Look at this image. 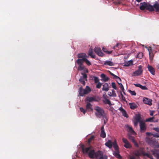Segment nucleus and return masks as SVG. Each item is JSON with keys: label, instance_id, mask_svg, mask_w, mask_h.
I'll list each match as a JSON object with an SVG mask.
<instances>
[{"label": "nucleus", "instance_id": "nucleus-1", "mask_svg": "<svg viewBox=\"0 0 159 159\" xmlns=\"http://www.w3.org/2000/svg\"><path fill=\"white\" fill-rule=\"evenodd\" d=\"M76 63L79 65L77 70L80 71L83 70V72L81 73L83 76L80 77L79 81L83 85H84L85 83V81H87V75L85 73L88 72V70L83 65V63L81 60L78 59L76 61Z\"/></svg>", "mask_w": 159, "mask_h": 159}, {"label": "nucleus", "instance_id": "nucleus-2", "mask_svg": "<svg viewBox=\"0 0 159 159\" xmlns=\"http://www.w3.org/2000/svg\"><path fill=\"white\" fill-rule=\"evenodd\" d=\"M82 149L84 153H87L89 152L88 155L90 158H95L96 152H95L93 147L92 146L85 147L84 146H83L82 147Z\"/></svg>", "mask_w": 159, "mask_h": 159}, {"label": "nucleus", "instance_id": "nucleus-3", "mask_svg": "<svg viewBox=\"0 0 159 159\" xmlns=\"http://www.w3.org/2000/svg\"><path fill=\"white\" fill-rule=\"evenodd\" d=\"M133 154L136 157H139L143 155L144 156H146L150 159H154L152 154L149 152H145L143 151V148H140L138 150H135L133 152Z\"/></svg>", "mask_w": 159, "mask_h": 159}, {"label": "nucleus", "instance_id": "nucleus-4", "mask_svg": "<svg viewBox=\"0 0 159 159\" xmlns=\"http://www.w3.org/2000/svg\"><path fill=\"white\" fill-rule=\"evenodd\" d=\"M94 109L95 111V115L97 117L101 118L104 117L105 116V111L102 108L98 106H96Z\"/></svg>", "mask_w": 159, "mask_h": 159}, {"label": "nucleus", "instance_id": "nucleus-5", "mask_svg": "<svg viewBox=\"0 0 159 159\" xmlns=\"http://www.w3.org/2000/svg\"><path fill=\"white\" fill-rule=\"evenodd\" d=\"M78 57L79 58H80L79 59L81 60L83 63L84 62H85L88 66H89L91 65V62L87 59L89 56H87L85 53H82L79 54L78 55Z\"/></svg>", "mask_w": 159, "mask_h": 159}, {"label": "nucleus", "instance_id": "nucleus-6", "mask_svg": "<svg viewBox=\"0 0 159 159\" xmlns=\"http://www.w3.org/2000/svg\"><path fill=\"white\" fill-rule=\"evenodd\" d=\"M91 91L90 88L88 86H87L85 89H83L82 87L79 88V94L81 96H83L85 94L89 93Z\"/></svg>", "mask_w": 159, "mask_h": 159}, {"label": "nucleus", "instance_id": "nucleus-7", "mask_svg": "<svg viewBox=\"0 0 159 159\" xmlns=\"http://www.w3.org/2000/svg\"><path fill=\"white\" fill-rule=\"evenodd\" d=\"M95 158L97 159H107V157L106 155H103V152L101 151H98L96 152Z\"/></svg>", "mask_w": 159, "mask_h": 159}, {"label": "nucleus", "instance_id": "nucleus-8", "mask_svg": "<svg viewBox=\"0 0 159 159\" xmlns=\"http://www.w3.org/2000/svg\"><path fill=\"white\" fill-rule=\"evenodd\" d=\"M142 67V66H139L138 69L133 72V75L136 76L141 75L143 71Z\"/></svg>", "mask_w": 159, "mask_h": 159}, {"label": "nucleus", "instance_id": "nucleus-9", "mask_svg": "<svg viewBox=\"0 0 159 159\" xmlns=\"http://www.w3.org/2000/svg\"><path fill=\"white\" fill-rule=\"evenodd\" d=\"M134 125L135 126H137L138 123L139 122L140 123V122L143 121V120H141V116L140 115H136L134 118Z\"/></svg>", "mask_w": 159, "mask_h": 159}, {"label": "nucleus", "instance_id": "nucleus-10", "mask_svg": "<svg viewBox=\"0 0 159 159\" xmlns=\"http://www.w3.org/2000/svg\"><path fill=\"white\" fill-rule=\"evenodd\" d=\"M131 133H128L127 134V136L129 139L134 144L135 146L138 147L139 145L137 143V141L135 140L134 138V136L131 135Z\"/></svg>", "mask_w": 159, "mask_h": 159}, {"label": "nucleus", "instance_id": "nucleus-11", "mask_svg": "<svg viewBox=\"0 0 159 159\" xmlns=\"http://www.w3.org/2000/svg\"><path fill=\"white\" fill-rule=\"evenodd\" d=\"M140 131L141 132H144L146 129V126L144 121H141L139 124Z\"/></svg>", "mask_w": 159, "mask_h": 159}, {"label": "nucleus", "instance_id": "nucleus-12", "mask_svg": "<svg viewBox=\"0 0 159 159\" xmlns=\"http://www.w3.org/2000/svg\"><path fill=\"white\" fill-rule=\"evenodd\" d=\"M122 140L123 142L125 144L124 145V146L125 148H131L132 146L131 145L126 139L123 138Z\"/></svg>", "mask_w": 159, "mask_h": 159}, {"label": "nucleus", "instance_id": "nucleus-13", "mask_svg": "<svg viewBox=\"0 0 159 159\" xmlns=\"http://www.w3.org/2000/svg\"><path fill=\"white\" fill-rule=\"evenodd\" d=\"M94 51L98 56H102L103 55L102 52L101 48L98 47H96L94 49Z\"/></svg>", "mask_w": 159, "mask_h": 159}, {"label": "nucleus", "instance_id": "nucleus-14", "mask_svg": "<svg viewBox=\"0 0 159 159\" xmlns=\"http://www.w3.org/2000/svg\"><path fill=\"white\" fill-rule=\"evenodd\" d=\"M110 74L111 75L113 76L114 77V78L116 80V82L118 84H120V83H121V79L119 77L115 75L111 72H110Z\"/></svg>", "mask_w": 159, "mask_h": 159}, {"label": "nucleus", "instance_id": "nucleus-15", "mask_svg": "<svg viewBox=\"0 0 159 159\" xmlns=\"http://www.w3.org/2000/svg\"><path fill=\"white\" fill-rule=\"evenodd\" d=\"M143 102L145 104H148L149 105H152V100L147 98H144L143 100Z\"/></svg>", "mask_w": 159, "mask_h": 159}, {"label": "nucleus", "instance_id": "nucleus-16", "mask_svg": "<svg viewBox=\"0 0 159 159\" xmlns=\"http://www.w3.org/2000/svg\"><path fill=\"white\" fill-rule=\"evenodd\" d=\"M147 68L148 70L152 74V75H154L155 74V71L154 68L151 66L149 65H148L147 66Z\"/></svg>", "mask_w": 159, "mask_h": 159}, {"label": "nucleus", "instance_id": "nucleus-17", "mask_svg": "<svg viewBox=\"0 0 159 159\" xmlns=\"http://www.w3.org/2000/svg\"><path fill=\"white\" fill-rule=\"evenodd\" d=\"M86 110L87 111H91L93 110L92 105L89 103L87 104L86 107Z\"/></svg>", "mask_w": 159, "mask_h": 159}, {"label": "nucleus", "instance_id": "nucleus-18", "mask_svg": "<svg viewBox=\"0 0 159 159\" xmlns=\"http://www.w3.org/2000/svg\"><path fill=\"white\" fill-rule=\"evenodd\" d=\"M119 110L122 113L123 115L126 118L128 117V116L127 114L126 111L121 107L119 108Z\"/></svg>", "mask_w": 159, "mask_h": 159}, {"label": "nucleus", "instance_id": "nucleus-19", "mask_svg": "<svg viewBox=\"0 0 159 159\" xmlns=\"http://www.w3.org/2000/svg\"><path fill=\"white\" fill-rule=\"evenodd\" d=\"M148 5L147 3L145 2L143 3H141V6L140 7V9L142 10H147Z\"/></svg>", "mask_w": 159, "mask_h": 159}, {"label": "nucleus", "instance_id": "nucleus-20", "mask_svg": "<svg viewBox=\"0 0 159 159\" xmlns=\"http://www.w3.org/2000/svg\"><path fill=\"white\" fill-rule=\"evenodd\" d=\"M100 136L102 138L106 137V134L104 131V125L102 126L101 130Z\"/></svg>", "mask_w": 159, "mask_h": 159}, {"label": "nucleus", "instance_id": "nucleus-21", "mask_svg": "<svg viewBox=\"0 0 159 159\" xmlns=\"http://www.w3.org/2000/svg\"><path fill=\"white\" fill-rule=\"evenodd\" d=\"M126 127L127 128V130L130 132V133H131L134 135H136V133L133 130L131 127L128 125Z\"/></svg>", "mask_w": 159, "mask_h": 159}, {"label": "nucleus", "instance_id": "nucleus-22", "mask_svg": "<svg viewBox=\"0 0 159 159\" xmlns=\"http://www.w3.org/2000/svg\"><path fill=\"white\" fill-rule=\"evenodd\" d=\"M103 64L104 65L109 66H114V63L110 61H104Z\"/></svg>", "mask_w": 159, "mask_h": 159}, {"label": "nucleus", "instance_id": "nucleus-23", "mask_svg": "<svg viewBox=\"0 0 159 159\" xmlns=\"http://www.w3.org/2000/svg\"><path fill=\"white\" fill-rule=\"evenodd\" d=\"M129 106L131 109L132 110H134L138 107L137 105L134 102L129 103Z\"/></svg>", "mask_w": 159, "mask_h": 159}, {"label": "nucleus", "instance_id": "nucleus-24", "mask_svg": "<svg viewBox=\"0 0 159 159\" xmlns=\"http://www.w3.org/2000/svg\"><path fill=\"white\" fill-rule=\"evenodd\" d=\"M153 7L156 11L159 12V3H158L157 2H155Z\"/></svg>", "mask_w": 159, "mask_h": 159}, {"label": "nucleus", "instance_id": "nucleus-25", "mask_svg": "<svg viewBox=\"0 0 159 159\" xmlns=\"http://www.w3.org/2000/svg\"><path fill=\"white\" fill-rule=\"evenodd\" d=\"M103 86L102 90L107 91L109 90V86L108 83H105Z\"/></svg>", "mask_w": 159, "mask_h": 159}, {"label": "nucleus", "instance_id": "nucleus-26", "mask_svg": "<svg viewBox=\"0 0 159 159\" xmlns=\"http://www.w3.org/2000/svg\"><path fill=\"white\" fill-rule=\"evenodd\" d=\"M113 155L118 159H121L122 157L119 154V150L115 151L113 153Z\"/></svg>", "mask_w": 159, "mask_h": 159}, {"label": "nucleus", "instance_id": "nucleus-27", "mask_svg": "<svg viewBox=\"0 0 159 159\" xmlns=\"http://www.w3.org/2000/svg\"><path fill=\"white\" fill-rule=\"evenodd\" d=\"M112 144L113 143L111 142V141L110 140H108L105 143V145L110 148H112Z\"/></svg>", "mask_w": 159, "mask_h": 159}, {"label": "nucleus", "instance_id": "nucleus-28", "mask_svg": "<svg viewBox=\"0 0 159 159\" xmlns=\"http://www.w3.org/2000/svg\"><path fill=\"white\" fill-rule=\"evenodd\" d=\"M88 54L92 58H94L95 57V55L93 53L92 49L90 48L88 51Z\"/></svg>", "mask_w": 159, "mask_h": 159}, {"label": "nucleus", "instance_id": "nucleus-29", "mask_svg": "<svg viewBox=\"0 0 159 159\" xmlns=\"http://www.w3.org/2000/svg\"><path fill=\"white\" fill-rule=\"evenodd\" d=\"M151 152L154 157H156L157 159H159V154L156 151L151 150Z\"/></svg>", "mask_w": 159, "mask_h": 159}, {"label": "nucleus", "instance_id": "nucleus-30", "mask_svg": "<svg viewBox=\"0 0 159 159\" xmlns=\"http://www.w3.org/2000/svg\"><path fill=\"white\" fill-rule=\"evenodd\" d=\"M133 61L132 60H130L128 61H125L124 63V66H128L133 65Z\"/></svg>", "mask_w": 159, "mask_h": 159}, {"label": "nucleus", "instance_id": "nucleus-31", "mask_svg": "<svg viewBox=\"0 0 159 159\" xmlns=\"http://www.w3.org/2000/svg\"><path fill=\"white\" fill-rule=\"evenodd\" d=\"M101 77L103 79L104 81H107L109 80L108 77L106 75L104 74H101Z\"/></svg>", "mask_w": 159, "mask_h": 159}, {"label": "nucleus", "instance_id": "nucleus-32", "mask_svg": "<svg viewBox=\"0 0 159 159\" xmlns=\"http://www.w3.org/2000/svg\"><path fill=\"white\" fill-rule=\"evenodd\" d=\"M103 102L105 104H108L110 106H111L112 105L110 101L107 98H105L103 100Z\"/></svg>", "mask_w": 159, "mask_h": 159}, {"label": "nucleus", "instance_id": "nucleus-33", "mask_svg": "<svg viewBox=\"0 0 159 159\" xmlns=\"http://www.w3.org/2000/svg\"><path fill=\"white\" fill-rule=\"evenodd\" d=\"M147 10H149L150 11H154L153 7L151 5H148Z\"/></svg>", "mask_w": 159, "mask_h": 159}, {"label": "nucleus", "instance_id": "nucleus-34", "mask_svg": "<svg viewBox=\"0 0 159 159\" xmlns=\"http://www.w3.org/2000/svg\"><path fill=\"white\" fill-rule=\"evenodd\" d=\"M86 100L89 102H92L95 101L96 99L95 98L93 97H87L86 98Z\"/></svg>", "mask_w": 159, "mask_h": 159}, {"label": "nucleus", "instance_id": "nucleus-35", "mask_svg": "<svg viewBox=\"0 0 159 159\" xmlns=\"http://www.w3.org/2000/svg\"><path fill=\"white\" fill-rule=\"evenodd\" d=\"M120 45L119 43H117L116 45L113 47V48L116 50H118L120 48H121Z\"/></svg>", "mask_w": 159, "mask_h": 159}, {"label": "nucleus", "instance_id": "nucleus-36", "mask_svg": "<svg viewBox=\"0 0 159 159\" xmlns=\"http://www.w3.org/2000/svg\"><path fill=\"white\" fill-rule=\"evenodd\" d=\"M113 148L115 149V151L118 150V147L117 145L116 144V143H113Z\"/></svg>", "mask_w": 159, "mask_h": 159}, {"label": "nucleus", "instance_id": "nucleus-37", "mask_svg": "<svg viewBox=\"0 0 159 159\" xmlns=\"http://www.w3.org/2000/svg\"><path fill=\"white\" fill-rule=\"evenodd\" d=\"M119 85L120 86V89L122 90V91L123 92V93L125 94V92L124 91V87L121 84V83H120V84H119Z\"/></svg>", "mask_w": 159, "mask_h": 159}, {"label": "nucleus", "instance_id": "nucleus-38", "mask_svg": "<svg viewBox=\"0 0 159 159\" xmlns=\"http://www.w3.org/2000/svg\"><path fill=\"white\" fill-rule=\"evenodd\" d=\"M102 50L103 51L106 52V53H107L108 54H110L112 53V51H108L107 50L106 48H102Z\"/></svg>", "mask_w": 159, "mask_h": 159}, {"label": "nucleus", "instance_id": "nucleus-39", "mask_svg": "<svg viewBox=\"0 0 159 159\" xmlns=\"http://www.w3.org/2000/svg\"><path fill=\"white\" fill-rule=\"evenodd\" d=\"M143 56V53L141 52H139L138 54L137 55V57L141 59L142 58Z\"/></svg>", "mask_w": 159, "mask_h": 159}, {"label": "nucleus", "instance_id": "nucleus-40", "mask_svg": "<svg viewBox=\"0 0 159 159\" xmlns=\"http://www.w3.org/2000/svg\"><path fill=\"white\" fill-rule=\"evenodd\" d=\"M128 91L132 95L135 96L136 95V93L134 91L129 90Z\"/></svg>", "mask_w": 159, "mask_h": 159}, {"label": "nucleus", "instance_id": "nucleus-41", "mask_svg": "<svg viewBox=\"0 0 159 159\" xmlns=\"http://www.w3.org/2000/svg\"><path fill=\"white\" fill-rule=\"evenodd\" d=\"M111 86L112 88L114 89H115V90L117 89V88L116 87V85L115 82H113L111 83Z\"/></svg>", "mask_w": 159, "mask_h": 159}, {"label": "nucleus", "instance_id": "nucleus-42", "mask_svg": "<svg viewBox=\"0 0 159 159\" xmlns=\"http://www.w3.org/2000/svg\"><path fill=\"white\" fill-rule=\"evenodd\" d=\"M153 119H154L153 117L149 118L146 120V122L149 121V122H152V121H153Z\"/></svg>", "mask_w": 159, "mask_h": 159}, {"label": "nucleus", "instance_id": "nucleus-43", "mask_svg": "<svg viewBox=\"0 0 159 159\" xmlns=\"http://www.w3.org/2000/svg\"><path fill=\"white\" fill-rule=\"evenodd\" d=\"M149 56H150V58L151 60H152L153 59V54L151 52L149 51Z\"/></svg>", "mask_w": 159, "mask_h": 159}, {"label": "nucleus", "instance_id": "nucleus-44", "mask_svg": "<svg viewBox=\"0 0 159 159\" xmlns=\"http://www.w3.org/2000/svg\"><path fill=\"white\" fill-rule=\"evenodd\" d=\"M111 94L113 97H116V94L114 89H112L111 90Z\"/></svg>", "mask_w": 159, "mask_h": 159}, {"label": "nucleus", "instance_id": "nucleus-45", "mask_svg": "<svg viewBox=\"0 0 159 159\" xmlns=\"http://www.w3.org/2000/svg\"><path fill=\"white\" fill-rule=\"evenodd\" d=\"M97 83L98 84L96 85V88L98 89H100L101 88L102 84L100 82H98V83Z\"/></svg>", "mask_w": 159, "mask_h": 159}, {"label": "nucleus", "instance_id": "nucleus-46", "mask_svg": "<svg viewBox=\"0 0 159 159\" xmlns=\"http://www.w3.org/2000/svg\"><path fill=\"white\" fill-rule=\"evenodd\" d=\"M94 82L96 83H98L99 82V80L98 79V77H94Z\"/></svg>", "mask_w": 159, "mask_h": 159}, {"label": "nucleus", "instance_id": "nucleus-47", "mask_svg": "<svg viewBox=\"0 0 159 159\" xmlns=\"http://www.w3.org/2000/svg\"><path fill=\"white\" fill-rule=\"evenodd\" d=\"M94 138V136H92L90 137L88 139V142L90 143L92 140H93Z\"/></svg>", "mask_w": 159, "mask_h": 159}, {"label": "nucleus", "instance_id": "nucleus-48", "mask_svg": "<svg viewBox=\"0 0 159 159\" xmlns=\"http://www.w3.org/2000/svg\"><path fill=\"white\" fill-rule=\"evenodd\" d=\"M80 111L81 112H83L84 114H85L86 112V110H85V109L82 107H80Z\"/></svg>", "mask_w": 159, "mask_h": 159}, {"label": "nucleus", "instance_id": "nucleus-49", "mask_svg": "<svg viewBox=\"0 0 159 159\" xmlns=\"http://www.w3.org/2000/svg\"><path fill=\"white\" fill-rule=\"evenodd\" d=\"M152 135L154 137L159 138V134L158 133H156L154 134H152Z\"/></svg>", "mask_w": 159, "mask_h": 159}, {"label": "nucleus", "instance_id": "nucleus-50", "mask_svg": "<svg viewBox=\"0 0 159 159\" xmlns=\"http://www.w3.org/2000/svg\"><path fill=\"white\" fill-rule=\"evenodd\" d=\"M140 88H141L142 89H143V90L147 89V88L146 86H143L142 85L140 86Z\"/></svg>", "mask_w": 159, "mask_h": 159}, {"label": "nucleus", "instance_id": "nucleus-51", "mask_svg": "<svg viewBox=\"0 0 159 159\" xmlns=\"http://www.w3.org/2000/svg\"><path fill=\"white\" fill-rule=\"evenodd\" d=\"M153 129L156 131L159 132V127L154 128Z\"/></svg>", "mask_w": 159, "mask_h": 159}, {"label": "nucleus", "instance_id": "nucleus-52", "mask_svg": "<svg viewBox=\"0 0 159 159\" xmlns=\"http://www.w3.org/2000/svg\"><path fill=\"white\" fill-rule=\"evenodd\" d=\"M150 115L151 116H152L153 115L154 113V111H150Z\"/></svg>", "mask_w": 159, "mask_h": 159}, {"label": "nucleus", "instance_id": "nucleus-53", "mask_svg": "<svg viewBox=\"0 0 159 159\" xmlns=\"http://www.w3.org/2000/svg\"><path fill=\"white\" fill-rule=\"evenodd\" d=\"M121 98L122 99V100H123V101H125V97L123 96V94H122V93H121Z\"/></svg>", "mask_w": 159, "mask_h": 159}, {"label": "nucleus", "instance_id": "nucleus-54", "mask_svg": "<svg viewBox=\"0 0 159 159\" xmlns=\"http://www.w3.org/2000/svg\"><path fill=\"white\" fill-rule=\"evenodd\" d=\"M134 85H135L136 87H139L140 88V86H141V85L140 84H134Z\"/></svg>", "mask_w": 159, "mask_h": 159}, {"label": "nucleus", "instance_id": "nucleus-55", "mask_svg": "<svg viewBox=\"0 0 159 159\" xmlns=\"http://www.w3.org/2000/svg\"><path fill=\"white\" fill-rule=\"evenodd\" d=\"M129 159H135V157L134 156H130Z\"/></svg>", "mask_w": 159, "mask_h": 159}, {"label": "nucleus", "instance_id": "nucleus-56", "mask_svg": "<svg viewBox=\"0 0 159 159\" xmlns=\"http://www.w3.org/2000/svg\"><path fill=\"white\" fill-rule=\"evenodd\" d=\"M146 134L147 135H152V134L150 133H149V132H146Z\"/></svg>", "mask_w": 159, "mask_h": 159}, {"label": "nucleus", "instance_id": "nucleus-57", "mask_svg": "<svg viewBox=\"0 0 159 159\" xmlns=\"http://www.w3.org/2000/svg\"><path fill=\"white\" fill-rule=\"evenodd\" d=\"M108 95L110 96H112V95L111 94V93L110 92H108Z\"/></svg>", "mask_w": 159, "mask_h": 159}, {"label": "nucleus", "instance_id": "nucleus-58", "mask_svg": "<svg viewBox=\"0 0 159 159\" xmlns=\"http://www.w3.org/2000/svg\"><path fill=\"white\" fill-rule=\"evenodd\" d=\"M136 1L138 2H140L142 0H136Z\"/></svg>", "mask_w": 159, "mask_h": 159}, {"label": "nucleus", "instance_id": "nucleus-59", "mask_svg": "<svg viewBox=\"0 0 159 159\" xmlns=\"http://www.w3.org/2000/svg\"><path fill=\"white\" fill-rule=\"evenodd\" d=\"M157 68L159 69V64L157 66Z\"/></svg>", "mask_w": 159, "mask_h": 159}, {"label": "nucleus", "instance_id": "nucleus-60", "mask_svg": "<svg viewBox=\"0 0 159 159\" xmlns=\"http://www.w3.org/2000/svg\"><path fill=\"white\" fill-rule=\"evenodd\" d=\"M158 112L159 114V110H158Z\"/></svg>", "mask_w": 159, "mask_h": 159}, {"label": "nucleus", "instance_id": "nucleus-61", "mask_svg": "<svg viewBox=\"0 0 159 159\" xmlns=\"http://www.w3.org/2000/svg\"><path fill=\"white\" fill-rule=\"evenodd\" d=\"M159 48V46H158V48Z\"/></svg>", "mask_w": 159, "mask_h": 159}]
</instances>
